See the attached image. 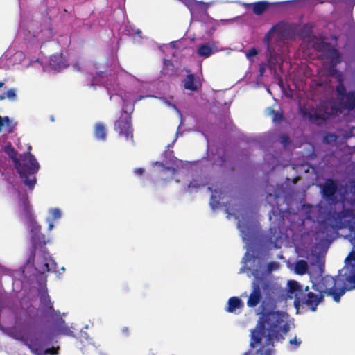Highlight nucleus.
<instances>
[{"label": "nucleus", "instance_id": "obj_1", "mask_svg": "<svg viewBox=\"0 0 355 355\" xmlns=\"http://www.w3.org/2000/svg\"><path fill=\"white\" fill-rule=\"evenodd\" d=\"M281 290L269 280L255 276L251 284V292L246 304L254 308L261 303V315L259 318V329L251 331L250 346L257 348V355H271L273 351L272 335L279 332L287 333L288 314L282 311H275Z\"/></svg>", "mask_w": 355, "mask_h": 355}, {"label": "nucleus", "instance_id": "obj_2", "mask_svg": "<svg viewBox=\"0 0 355 355\" xmlns=\"http://www.w3.org/2000/svg\"><path fill=\"white\" fill-rule=\"evenodd\" d=\"M3 151L13 161L15 168L23 183L29 189H33L37 181L35 174L40 168L35 156L28 152L20 155V158L18 159L17 152L10 142L3 147Z\"/></svg>", "mask_w": 355, "mask_h": 355}, {"label": "nucleus", "instance_id": "obj_3", "mask_svg": "<svg viewBox=\"0 0 355 355\" xmlns=\"http://www.w3.org/2000/svg\"><path fill=\"white\" fill-rule=\"evenodd\" d=\"M288 297L294 298V305L296 308L305 304L311 311H315L318 304L324 300V295L320 293L317 295L313 292H308L309 286L304 288L297 281H288Z\"/></svg>", "mask_w": 355, "mask_h": 355}, {"label": "nucleus", "instance_id": "obj_4", "mask_svg": "<svg viewBox=\"0 0 355 355\" xmlns=\"http://www.w3.org/2000/svg\"><path fill=\"white\" fill-rule=\"evenodd\" d=\"M353 285V283L346 281V277L339 275V277L336 279L330 275H325L318 282V287L319 293L332 297L333 300L338 303L346 291L355 288L352 287Z\"/></svg>", "mask_w": 355, "mask_h": 355}, {"label": "nucleus", "instance_id": "obj_5", "mask_svg": "<svg viewBox=\"0 0 355 355\" xmlns=\"http://www.w3.org/2000/svg\"><path fill=\"white\" fill-rule=\"evenodd\" d=\"M21 340L26 345L33 353L35 355H57L58 354V347H47L50 343L51 338L49 336L41 331L29 332L21 337Z\"/></svg>", "mask_w": 355, "mask_h": 355}, {"label": "nucleus", "instance_id": "obj_6", "mask_svg": "<svg viewBox=\"0 0 355 355\" xmlns=\"http://www.w3.org/2000/svg\"><path fill=\"white\" fill-rule=\"evenodd\" d=\"M42 239V236L41 239L35 236L33 238V241H31V246L28 250V257L26 260V263L34 266L36 250H39L42 253V259L37 263V270L40 273L44 274L51 270L50 263H54V261L51 259L46 250V245L47 241Z\"/></svg>", "mask_w": 355, "mask_h": 355}, {"label": "nucleus", "instance_id": "obj_7", "mask_svg": "<svg viewBox=\"0 0 355 355\" xmlns=\"http://www.w3.org/2000/svg\"><path fill=\"white\" fill-rule=\"evenodd\" d=\"M336 90L338 101L337 104H334L331 107V114H341L344 110L348 112L353 111L355 109V91L347 92L343 83H339Z\"/></svg>", "mask_w": 355, "mask_h": 355}, {"label": "nucleus", "instance_id": "obj_8", "mask_svg": "<svg viewBox=\"0 0 355 355\" xmlns=\"http://www.w3.org/2000/svg\"><path fill=\"white\" fill-rule=\"evenodd\" d=\"M114 130L126 140L133 141V128L132 125L131 114L123 107L120 118L114 122Z\"/></svg>", "mask_w": 355, "mask_h": 355}, {"label": "nucleus", "instance_id": "obj_9", "mask_svg": "<svg viewBox=\"0 0 355 355\" xmlns=\"http://www.w3.org/2000/svg\"><path fill=\"white\" fill-rule=\"evenodd\" d=\"M315 49L317 51L320 52L322 56L329 60L331 65L336 66L343 61L342 53L327 42L321 41L315 43Z\"/></svg>", "mask_w": 355, "mask_h": 355}, {"label": "nucleus", "instance_id": "obj_10", "mask_svg": "<svg viewBox=\"0 0 355 355\" xmlns=\"http://www.w3.org/2000/svg\"><path fill=\"white\" fill-rule=\"evenodd\" d=\"M352 214L351 209L343 208L340 211L330 210L326 215V222L334 229H340L345 226V219Z\"/></svg>", "mask_w": 355, "mask_h": 355}, {"label": "nucleus", "instance_id": "obj_11", "mask_svg": "<svg viewBox=\"0 0 355 355\" xmlns=\"http://www.w3.org/2000/svg\"><path fill=\"white\" fill-rule=\"evenodd\" d=\"M40 309L42 313L49 315L55 312L53 309V302H51L50 296L48 295L46 291L40 293Z\"/></svg>", "mask_w": 355, "mask_h": 355}, {"label": "nucleus", "instance_id": "obj_12", "mask_svg": "<svg viewBox=\"0 0 355 355\" xmlns=\"http://www.w3.org/2000/svg\"><path fill=\"white\" fill-rule=\"evenodd\" d=\"M182 83L184 88L191 92H197L202 86L200 78L193 73L188 74Z\"/></svg>", "mask_w": 355, "mask_h": 355}, {"label": "nucleus", "instance_id": "obj_13", "mask_svg": "<svg viewBox=\"0 0 355 355\" xmlns=\"http://www.w3.org/2000/svg\"><path fill=\"white\" fill-rule=\"evenodd\" d=\"M337 191V183L332 179H328L322 188V195L327 200H333Z\"/></svg>", "mask_w": 355, "mask_h": 355}, {"label": "nucleus", "instance_id": "obj_14", "mask_svg": "<svg viewBox=\"0 0 355 355\" xmlns=\"http://www.w3.org/2000/svg\"><path fill=\"white\" fill-rule=\"evenodd\" d=\"M49 65L51 69L58 71L68 66L67 60L62 53L52 55L49 59Z\"/></svg>", "mask_w": 355, "mask_h": 355}, {"label": "nucleus", "instance_id": "obj_15", "mask_svg": "<svg viewBox=\"0 0 355 355\" xmlns=\"http://www.w3.org/2000/svg\"><path fill=\"white\" fill-rule=\"evenodd\" d=\"M272 31H275L279 35L286 37L291 35L294 32L293 26L284 21H280L276 25L272 26Z\"/></svg>", "mask_w": 355, "mask_h": 355}, {"label": "nucleus", "instance_id": "obj_16", "mask_svg": "<svg viewBox=\"0 0 355 355\" xmlns=\"http://www.w3.org/2000/svg\"><path fill=\"white\" fill-rule=\"evenodd\" d=\"M53 332L58 335L67 336H70L73 334V331L66 324L65 321L61 318L56 320L53 327Z\"/></svg>", "mask_w": 355, "mask_h": 355}, {"label": "nucleus", "instance_id": "obj_17", "mask_svg": "<svg viewBox=\"0 0 355 355\" xmlns=\"http://www.w3.org/2000/svg\"><path fill=\"white\" fill-rule=\"evenodd\" d=\"M29 222V227L31 230V241H33V237H38L41 239L43 237V241H46L44 234L41 233V226L35 221V218L28 220Z\"/></svg>", "mask_w": 355, "mask_h": 355}, {"label": "nucleus", "instance_id": "obj_18", "mask_svg": "<svg viewBox=\"0 0 355 355\" xmlns=\"http://www.w3.org/2000/svg\"><path fill=\"white\" fill-rule=\"evenodd\" d=\"M17 123L10 119L9 116H6L1 117L0 116V132L3 130V127L6 125V132L8 134L13 133L16 130Z\"/></svg>", "mask_w": 355, "mask_h": 355}, {"label": "nucleus", "instance_id": "obj_19", "mask_svg": "<svg viewBox=\"0 0 355 355\" xmlns=\"http://www.w3.org/2000/svg\"><path fill=\"white\" fill-rule=\"evenodd\" d=\"M270 3L268 1H262L254 2L251 4L253 12L257 15H261L266 12L270 7Z\"/></svg>", "mask_w": 355, "mask_h": 355}, {"label": "nucleus", "instance_id": "obj_20", "mask_svg": "<svg viewBox=\"0 0 355 355\" xmlns=\"http://www.w3.org/2000/svg\"><path fill=\"white\" fill-rule=\"evenodd\" d=\"M266 114L271 116L272 121L275 123H279L284 119L282 111L281 110L277 111L272 107H268L266 109Z\"/></svg>", "mask_w": 355, "mask_h": 355}, {"label": "nucleus", "instance_id": "obj_21", "mask_svg": "<svg viewBox=\"0 0 355 355\" xmlns=\"http://www.w3.org/2000/svg\"><path fill=\"white\" fill-rule=\"evenodd\" d=\"M94 136L95 137L101 141H105L107 138V130L105 126L101 123H98L94 127Z\"/></svg>", "mask_w": 355, "mask_h": 355}, {"label": "nucleus", "instance_id": "obj_22", "mask_svg": "<svg viewBox=\"0 0 355 355\" xmlns=\"http://www.w3.org/2000/svg\"><path fill=\"white\" fill-rule=\"evenodd\" d=\"M227 305V311L233 313L236 309L243 306V303L238 297H232L228 300Z\"/></svg>", "mask_w": 355, "mask_h": 355}, {"label": "nucleus", "instance_id": "obj_23", "mask_svg": "<svg viewBox=\"0 0 355 355\" xmlns=\"http://www.w3.org/2000/svg\"><path fill=\"white\" fill-rule=\"evenodd\" d=\"M23 212L27 220L34 217L33 214V209L27 198L22 199Z\"/></svg>", "mask_w": 355, "mask_h": 355}, {"label": "nucleus", "instance_id": "obj_24", "mask_svg": "<svg viewBox=\"0 0 355 355\" xmlns=\"http://www.w3.org/2000/svg\"><path fill=\"white\" fill-rule=\"evenodd\" d=\"M309 269L308 263L304 260H299L296 262L295 266V272L298 275H302L307 272Z\"/></svg>", "mask_w": 355, "mask_h": 355}, {"label": "nucleus", "instance_id": "obj_25", "mask_svg": "<svg viewBox=\"0 0 355 355\" xmlns=\"http://www.w3.org/2000/svg\"><path fill=\"white\" fill-rule=\"evenodd\" d=\"M197 52L200 56L208 58L214 53V51L208 44H202L198 48Z\"/></svg>", "mask_w": 355, "mask_h": 355}, {"label": "nucleus", "instance_id": "obj_26", "mask_svg": "<svg viewBox=\"0 0 355 355\" xmlns=\"http://www.w3.org/2000/svg\"><path fill=\"white\" fill-rule=\"evenodd\" d=\"M174 65L169 60H164V67L162 70L163 74L166 76H171L173 71Z\"/></svg>", "mask_w": 355, "mask_h": 355}, {"label": "nucleus", "instance_id": "obj_27", "mask_svg": "<svg viewBox=\"0 0 355 355\" xmlns=\"http://www.w3.org/2000/svg\"><path fill=\"white\" fill-rule=\"evenodd\" d=\"M8 98L10 100H15L16 98V94L15 90L14 89H10L8 90L6 93L3 94H0V100L3 101L5 98Z\"/></svg>", "mask_w": 355, "mask_h": 355}, {"label": "nucleus", "instance_id": "obj_28", "mask_svg": "<svg viewBox=\"0 0 355 355\" xmlns=\"http://www.w3.org/2000/svg\"><path fill=\"white\" fill-rule=\"evenodd\" d=\"M276 229L270 228V234L266 236V240L270 243H275L277 241V236H276Z\"/></svg>", "mask_w": 355, "mask_h": 355}, {"label": "nucleus", "instance_id": "obj_29", "mask_svg": "<svg viewBox=\"0 0 355 355\" xmlns=\"http://www.w3.org/2000/svg\"><path fill=\"white\" fill-rule=\"evenodd\" d=\"M275 32V31H272V26L270 28V29L268 31V33L264 35V37L263 39V42L265 45L267 46L268 49L270 47V43L271 40V35Z\"/></svg>", "mask_w": 355, "mask_h": 355}, {"label": "nucleus", "instance_id": "obj_30", "mask_svg": "<svg viewBox=\"0 0 355 355\" xmlns=\"http://www.w3.org/2000/svg\"><path fill=\"white\" fill-rule=\"evenodd\" d=\"M50 214L51 216L52 220H55L61 218V211L58 208H53L50 210Z\"/></svg>", "mask_w": 355, "mask_h": 355}, {"label": "nucleus", "instance_id": "obj_31", "mask_svg": "<svg viewBox=\"0 0 355 355\" xmlns=\"http://www.w3.org/2000/svg\"><path fill=\"white\" fill-rule=\"evenodd\" d=\"M279 141L284 146H287L291 143L290 137L286 134L279 136Z\"/></svg>", "mask_w": 355, "mask_h": 355}, {"label": "nucleus", "instance_id": "obj_32", "mask_svg": "<svg viewBox=\"0 0 355 355\" xmlns=\"http://www.w3.org/2000/svg\"><path fill=\"white\" fill-rule=\"evenodd\" d=\"M204 184L201 183L198 180L193 179L192 181L188 184L189 188L198 189Z\"/></svg>", "mask_w": 355, "mask_h": 355}, {"label": "nucleus", "instance_id": "obj_33", "mask_svg": "<svg viewBox=\"0 0 355 355\" xmlns=\"http://www.w3.org/2000/svg\"><path fill=\"white\" fill-rule=\"evenodd\" d=\"M258 54V51L257 48L252 47L250 49L245 53L247 58L250 59L252 57H254Z\"/></svg>", "mask_w": 355, "mask_h": 355}, {"label": "nucleus", "instance_id": "obj_34", "mask_svg": "<svg viewBox=\"0 0 355 355\" xmlns=\"http://www.w3.org/2000/svg\"><path fill=\"white\" fill-rule=\"evenodd\" d=\"M184 2L190 10L193 9L198 4L196 0H184Z\"/></svg>", "mask_w": 355, "mask_h": 355}, {"label": "nucleus", "instance_id": "obj_35", "mask_svg": "<svg viewBox=\"0 0 355 355\" xmlns=\"http://www.w3.org/2000/svg\"><path fill=\"white\" fill-rule=\"evenodd\" d=\"M352 261L354 262L355 266V250H352L345 259V262H348V263L352 264Z\"/></svg>", "mask_w": 355, "mask_h": 355}, {"label": "nucleus", "instance_id": "obj_36", "mask_svg": "<svg viewBox=\"0 0 355 355\" xmlns=\"http://www.w3.org/2000/svg\"><path fill=\"white\" fill-rule=\"evenodd\" d=\"M329 114H314V119L315 120H318V119H322V120H327L329 119Z\"/></svg>", "mask_w": 355, "mask_h": 355}, {"label": "nucleus", "instance_id": "obj_37", "mask_svg": "<svg viewBox=\"0 0 355 355\" xmlns=\"http://www.w3.org/2000/svg\"><path fill=\"white\" fill-rule=\"evenodd\" d=\"M346 281L349 283H353L354 285L352 287L355 288V275H349L346 276Z\"/></svg>", "mask_w": 355, "mask_h": 355}, {"label": "nucleus", "instance_id": "obj_38", "mask_svg": "<svg viewBox=\"0 0 355 355\" xmlns=\"http://www.w3.org/2000/svg\"><path fill=\"white\" fill-rule=\"evenodd\" d=\"M290 343L291 345H295V348L298 347L300 344L301 343L300 340H298L296 338H294L293 339H291L290 340Z\"/></svg>", "mask_w": 355, "mask_h": 355}, {"label": "nucleus", "instance_id": "obj_39", "mask_svg": "<svg viewBox=\"0 0 355 355\" xmlns=\"http://www.w3.org/2000/svg\"><path fill=\"white\" fill-rule=\"evenodd\" d=\"M122 334L125 336H128L130 335V329L127 327H124L121 330Z\"/></svg>", "mask_w": 355, "mask_h": 355}, {"label": "nucleus", "instance_id": "obj_40", "mask_svg": "<svg viewBox=\"0 0 355 355\" xmlns=\"http://www.w3.org/2000/svg\"><path fill=\"white\" fill-rule=\"evenodd\" d=\"M266 71V64L262 63L259 65V74L260 76H263Z\"/></svg>", "mask_w": 355, "mask_h": 355}, {"label": "nucleus", "instance_id": "obj_41", "mask_svg": "<svg viewBox=\"0 0 355 355\" xmlns=\"http://www.w3.org/2000/svg\"><path fill=\"white\" fill-rule=\"evenodd\" d=\"M134 173L137 175H142L144 173V169L141 168H135Z\"/></svg>", "mask_w": 355, "mask_h": 355}, {"label": "nucleus", "instance_id": "obj_42", "mask_svg": "<svg viewBox=\"0 0 355 355\" xmlns=\"http://www.w3.org/2000/svg\"><path fill=\"white\" fill-rule=\"evenodd\" d=\"M73 68L76 71H79V72L81 71V66L79 62H76V63L73 64Z\"/></svg>", "mask_w": 355, "mask_h": 355}, {"label": "nucleus", "instance_id": "obj_43", "mask_svg": "<svg viewBox=\"0 0 355 355\" xmlns=\"http://www.w3.org/2000/svg\"><path fill=\"white\" fill-rule=\"evenodd\" d=\"M220 165L222 166L226 162L225 156L223 155L220 157Z\"/></svg>", "mask_w": 355, "mask_h": 355}, {"label": "nucleus", "instance_id": "obj_44", "mask_svg": "<svg viewBox=\"0 0 355 355\" xmlns=\"http://www.w3.org/2000/svg\"><path fill=\"white\" fill-rule=\"evenodd\" d=\"M54 227L53 223L52 220L49 221V226H48V230L51 231Z\"/></svg>", "mask_w": 355, "mask_h": 355}, {"label": "nucleus", "instance_id": "obj_45", "mask_svg": "<svg viewBox=\"0 0 355 355\" xmlns=\"http://www.w3.org/2000/svg\"><path fill=\"white\" fill-rule=\"evenodd\" d=\"M166 168L167 170H168V171H171V173H172V174H173V175H174V174H175V173H176V169H175V168H173V167H167V168Z\"/></svg>", "mask_w": 355, "mask_h": 355}, {"label": "nucleus", "instance_id": "obj_46", "mask_svg": "<svg viewBox=\"0 0 355 355\" xmlns=\"http://www.w3.org/2000/svg\"><path fill=\"white\" fill-rule=\"evenodd\" d=\"M272 266H277V264H276V263H275V262L270 263H269V265H268V268H269L270 270H272Z\"/></svg>", "mask_w": 355, "mask_h": 355}, {"label": "nucleus", "instance_id": "obj_47", "mask_svg": "<svg viewBox=\"0 0 355 355\" xmlns=\"http://www.w3.org/2000/svg\"><path fill=\"white\" fill-rule=\"evenodd\" d=\"M145 96H139L135 101V103L138 101H140L141 99H143Z\"/></svg>", "mask_w": 355, "mask_h": 355}, {"label": "nucleus", "instance_id": "obj_48", "mask_svg": "<svg viewBox=\"0 0 355 355\" xmlns=\"http://www.w3.org/2000/svg\"><path fill=\"white\" fill-rule=\"evenodd\" d=\"M4 82L3 81H0V88L2 87L3 85H4Z\"/></svg>", "mask_w": 355, "mask_h": 355}, {"label": "nucleus", "instance_id": "obj_49", "mask_svg": "<svg viewBox=\"0 0 355 355\" xmlns=\"http://www.w3.org/2000/svg\"><path fill=\"white\" fill-rule=\"evenodd\" d=\"M322 267H324V263H320V268L321 269Z\"/></svg>", "mask_w": 355, "mask_h": 355}, {"label": "nucleus", "instance_id": "obj_50", "mask_svg": "<svg viewBox=\"0 0 355 355\" xmlns=\"http://www.w3.org/2000/svg\"><path fill=\"white\" fill-rule=\"evenodd\" d=\"M243 355H250V353H249V352H245V353L243 354Z\"/></svg>", "mask_w": 355, "mask_h": 355}, {"label": "nucleus", "instance_id": "obj_51", "mask_svg": "<svg viewBox=\"0 0 355 355\" xmlns=\"http://www.w3.org/2000/svg\"><path fill=\"white\" fill-rule=\"evenodd\" d=\"M323 1H327V2L332 3L331 1H327V0H322V2H323Z\"/></svg>", "mask_w": 355, "mask_h": 355}, {"label": "nucleus", "instance_id": "obj_52", "mask_svg": "<svg viewBox=\"0 0 355 355\" xmlns=\"http://www.w3.org/2000/svg\"><path fill=\"white\" fill-rule=\"evenodd\" d=\"M123 101L124 102L123 107H125V100H123Z\"/></svg>", "mask_w": 355, "mask_h": 355}]
</instances>
